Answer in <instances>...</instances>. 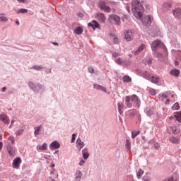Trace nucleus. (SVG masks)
Returning <instances> with one entry per match:
<instances>
[{
  "instance_id": "obj_1",
  "label": "nucleus",
  "mask_w": 181,
  "mask_h": 181,
  "mask_svg": "<svg viewBox=\"0 0 181 181\" xmlns=\"http://www.w3.org/2000/svg\"><path fill=\"white\" fill-rule=\"evenodd\" d=\"M132 11L133 12L134 16L136 19H140L144 26H149L153 21V17L152 16H145L142 18V15H144V6L139 2V1L134 0L132 2Z\"/></svg>"
},
{
  "instance_id": "obj_2",
  "label": "nucleus",
  "mask_w": 181,
  "mask_h": 181,
  "mask_svg": "<svg viewBox=\"0 0 181 181\" xmlns=\"http://www.w3.org/2000/svg\"><path fill=\"white\" fill-rule=\"evenodd\" d=\"M108 5H110L108 0H100L98 4L100 9L104 11V12H111V8Z\"/></svg>"
},
{
  "instance_id": "obj_3",
  "label": "nucleus",
  "mask_w": 181,
  "mask_h": 181,
  "mask_svg": "<svg viewBox=\"0 0 181 181\" xmlns=\"http://www.w3.org/2000/svg\"><path fill=\"white\" fill-rule=\"evenodd\" d=\"M108 21L112 23V22H114L115 25H119V23H121V18H119V16L115 14L109 15Z\"/></svg>"
},
{
  "instance_id": "obj_4",
  "label": "nucleus",
  "mask_w": 181,
  "mask_h": 181,
  "mask_svg": "<svg viewBox=\"0 0 181 181\" xmlns=\"http://www.w3.org/2000/svg\"><path fill=\"white\" fill-rule=\"evenodd\" d=\"M6 149L10 156H15L16 155V148H15L11 143H8L6 145Z\"/></svg>"
},
{
  "instance_id": "obj_5",
  "label": "nucleus",
  "mask_w": 181,
  "mask_h": 181,
  "mask_svg": "<svg viewBox=\"0 0 181 181\" xmlns=\"http://www.w3.org/2000/svg\"><path fill=\"white\" fill-rule=\"evenodd\" d=\"M96 19L100 23H105V21H107V17L103 13H98L96 15Z\"/></svg>"
},
{
  "instance_id": "obj_6",
  "label": "nucleus",
  "mask_w": 181,
  "mask_h": 181,
  "mask_svg": "<svg viewBox=\"0 0 181 181\" xmlns=\"http://www.w3.org/2000/svg\"><path fill=\"white\" fill-rule=\"evenodd\" d=\"M124 39H126V40L127 42H131V40H132V39H134V33H132V31L131 30H127L124 32Z\"/></svg>"
},
{
  "instance_id": "obj_7",
  "label": "nucleus",
  "mask_w": 181,
  "mask_h": 181,
  "mask_svg": "<svg viewBox=\"0 0 181 181\" xmlns=\"http://www.w3.org/2000/svg\"><path fill=\"white\" fill-rule=\"evenodd\" d=\"M21 163H22V159L20 157L16 158L13 161V168L14 169H19V166H21Z\"/></svg>"
},
{
  "instance_id": "obj_8",
  "label": "nucleus",
  "mask_w": 181,
  "mask_h": 181,
  "mask_svg": "<svg viewBox=\"0 0 181 181\" xmlns=\"http://www.w3.org/2000/svg\"><path fill=\"white\" fill-rule=\"evenodd\" d=\"M173 15L177 19H179L181 16V8H177L173 10Z\"/></svg>"
},
{
  "instance_id": "obj_9",
  "label": "nucleus",
  "mask_w": 181,
  "mask_h": 181,
  "mask_svg": "<svg viewBox=\"0 0 181 181\" xmlns=\"http://www.w3.org/2000/svg\"><path fill=\"white\" fill-rule=\"evenodd\" d=\"M130 101L132 103H134L136 105H139V103H141V100H139V98L136 96V95H132L130 96Z\"/></svg>"
},
{
  "instance_id": "obj_10",
  "label": "nucleus",
  "mask_w": 181,
  "mask_h": 181,
  "mask_svg": "<svg viewBox=\"0 0 181 181\" xmlns=\"http://www.w3.org/2000/svg\"><path fill=\"white\" fill-rule=\"evenodd\" d=\"M76 148L78 151H81L84 148V142L81 141V139L78 138L76 140Z\"/></svg>"
},
{
  "instance_id": "obj_11",
  "label": "nucleus",
  "mask_w": 181,
  "mask_h": 181,
  "mask_svg": "<svg viewBox=\"0 0 181 181\" xmlns=\"http://www.w3.org/2000/svg\"><path fill=\"white\" fill-rule=\"evenodd\" d=\"M158 98H159V100H160V101H165V104H169L170 100L168 99V95H166V94L160 93L158 95Z\"/></svg>"
},
{
  "instance_id": "obj_12",
  "label": "nucleus",
  "mask_w": 181,
  "mask_h": 181,
  "mask_svg": "<svg viewBox=\"0 0 181 181\" xmlns=\"http://www.w3.org/2000/svg\"><path fill=\"white\" fill-rule=\"evenodd\" d=\"M160 45H162V42H160V40H156L153 42V43L151 44L152 50H156V48L159 47Z\"/></svg>"
},
{
  "instance_id": "obj_13",
  "label": "nucleus",
  "mask_w": 181,
  "mask_h": 181,
  "mask_svg": "<svg viewBox=\"0 0 181 181\" xmlns=\"http://www.w3.org/2000/svg\"><path fill=\"white\" fill-rule=\"evenodd\" d=\"M88 26H90L94 29L95 28L96 29H100V23H98L96 21H93L90 23H88Z\"/></svg>"
},
{
  "instance_id": "obj_14",
  "label": "nucleus",
  "mask_w": 181,
  "mask_h": 181,
  "mask_svg": "<svg viewBox=\"0 0 181 181\" xmlns=\"http://www.w3.org/2000/svg\"><path fill=\"white\" fill-rule=\"evenodd\" d=\"M59 148H60V144L57 141L52 142L49 145L50 149H59Z\"/></svg>"
},
{
  "instance_id": "obj_15",
  "label": "nucleus",
  "mask_w": 181,
  "mask_h": 181,
  "mask_svg": "<svg viewBox=\"0 0 181 181\" xmlns=\"http://www.w3.org/2000/svg\"><path fill=\"white\" fill-rule=\"evenodd\" d=\"M125 105L127 107H128V108H132V103H131V96H126Z\"/></svg>"
},
{
  "instance_id": "obj_16",
  "label": "nucleus",
  "mask_w": 181,
  "mask_h": 181,
  "mask_svg": "<svg viewBox=\"0 0 181 181\" xmlns=\"http://www.w3.org/2000/svg\"><path fill=\"white\" fill-rule=\"evenodd\" d=\"M171 76H174L175 77H179V74H180V71L176 69H172L170 72Z\"/></svg>"
},
{
  "instance_id": "obj_17",
  "label": "nucleus",
  "mask_w": 181,
  "mask_h": 181,
  "mask_svg": "<svg viewBox=\"0 0 181 181\" xmlns=\"http://www.w3.org/2000/svg\"><path fill=\"white\" fill-rule=\"evenodd\" d=\"M93 88H95L96 90H100L101 91H103L104 93L107 92V88L97 84L93 85Z\"/></svg>"
},
{
  "instance_id": "obj_18",
  "label": "nucleus",
  "mask_w": 181,
  "mask_h": 181,
  "mask_svg": "<svg viewBox=\"0 0 181 181\" xmlns=\"http://www.w3.org/2000/svg\"><path fill=\"white\" fill-rule=\"evenodd\" d=\"M169 141L172 144H180V140H179V139H177V137H175L173 136L170 137Z\"/></svg>"
},
{
  "instance_id": "obj_19",
  "label": "nucleus",
  "mask_w": 181,
  "mask_h": 181,
  "mask_svg": "<svg viewBox=\"0 0 181 181\" xmlns=\"http://www.w3.org/2000/svg\"><path fill=\"white\" fill-rule=\"evenodd\" d=\"M0 121H3L4 124H9V119H8V116L6 115H1Z\"/></svg>"
},
{
  "instance_id": "obj_20",
  "label": "nucleus",
  "mask_w": 181,
  "mask_h": 181,
  "mask_svg": "<svg viewBox=\"0 0 181 181\" xmlns=\"http://www.w3.org/2000/svg\"><path fill=\"white\" fill-rule=\"evenodd\" d=\"M81 179V171L78 170L75 174V180L80 181Z\"/></svg>"
},
{
  "instance_id": "obj_21",
  "label": "nucleus",
  "mask_w": 181,
  "mask_h": 181,
  "mask_svg": "<svg viewBox=\"0 0 181 181\" xmlns=\"http://www.w3.org/2000/svg\"><path fill=\"white\" fill-rule=\"evenodd\" d=\"M117 107H118V111L119 113L122 115V110H124V104L121 103H117Z\"/></svg>"
},
{
  "instance_id": "obj_22",
  "label": "nucleus",
  "mask_w": 181,
  "mask_h": 181,
  "mask_svg": "<svg viewBox=\"0 0 181 181\" xmlns=\"http://www.w3.org/2000/svg\"><path fill=\"white\" fill-rule=\"evenodd\" d=\"M37 151H46L47 149V144L44 143L42 146L37 147Z\"/></svg>"
},
{
  "instance_id": "obj_23",
  "label": "nucleus",
  "mask_w": 181,
  "mask_h": 181,
  "mask_svg": "<svg viewBox=\"0 0 181 181\" xmlns=\"http://www.w3.org/2000/svg\"><path fill=\"white\" fill-rule=\"evenodd\" d=\"M150 81H151V83H153L154 84H156L157 83L159 82V78H158L156 76H151L150 78Z\"/></svg>"
},
{
  "instance_id": "obj_24",
  "label": "nucleus",
  "mask_w": 181,
  "mask_h": 181,
  "mask_svg": "<svg viewBox=\"0 0 181 181\" xmlns=\"http://www.w3.org/2000/svg\"><path fill=\"white\" fill-rule=\"evenodd\" d=\"M40 128H42V126L35 127L34 135H35V136H37V135H39V132H40Z\"/></svg>"
},
{
  "instance_id": "obj_25",
  "label": "nucleus",
  "mask_w": 181,
  "mask_h": 181,
  "mask_svg": "<svg viewBox=\"0 0 181 181\" xmlns=\"http://www.w3.org/2000/svg\"><path fill=\"white\" fill-rule=\"evenodd\" d=\"M75 33L76 35H81V33H83V28H81V27H77L75 29Z\"/></svg>"
},
{
  "instance_id": "obj_26",
  "label": "nucleus",
  "mask_w": 181,
  "mask_h": 181,
  "mask_svg": "<svg viewBox=\"0 0 181 181\" xmlns=\"http://www.w3.org/2000/svg\"><path fill=\"white\" fill-rule=\"evenodd\" d=\"M175 117L176 118L177 121H178V122H181V112H177L175 115Z\"/></svg>"
},
{
  "instance_id": "obj_27",
  "label": "nucleus",
  "mask_w": 181,
  "mask_h": 181,
  "mask_svg": "<svg viewBox=\"0 0 181 181\" xmlns=\"http://www.w3.org/2000/svg\"><path fill=\"white\" fill-rule=\"evenodd\" d=\"M169 129L172 130L173 134H179L180 132L177 129L176 127H170Z\"/></svg>"
},
{
  "instance_id": "obj_28",
  "label": "nucleus",
  "mask_w": 181,
  "mask_h": 181,
  "mask_svg": "<svg viewBox=\"0 0 181 181\" xmlns=\"http://www.w3.org/2000/svg\"><path fill=\"white\" fill-rule=\"evenodd\" d=\"M139 134H141V132L139 131H133L132 132V137L134 138H136V136H138V135H139Z\"/></svg>"
},
{
  "instance_id": "obj_29",
  "label": "nucleus",
  "mask_w": 181,
  "mask_h": 181,
  "mask_svg": "<svg viewBox=\"0 0 181 181\" xmlns=\"http://www.w3.org/2000/svg\"><path fill=\"white\" fill-rule=\"evenodd\" d=\"M112 37L113 39L114 43H119V38L115 35H112Z\"/></svg>"
},
{
  "instance_id": "obj_30",
  "label": "nucleus",
  "mask_w": 181,
  "mask_h": 181,
  "mask_svg": "<svg viewBox=\"0 0 181 181\" xmlns=\"http://www.w3.org/2000/svg\"><path fill=\"white\" fill-rule=\"evenodd\" d=\"M170 29L172 30V32H175V30H177V25H176V24H172Z\"/></svg>"
},
{
  "instance_id": "obj_31",
  "label": "nucleus",
  "mask_w": 181,
  "mask_h": 181,
  "mask_svg": "<svg viewBox=\"0 0 181 181\" xmlns=\"http://www.w3.org/2000/svg\"><path fill=\"white\" fill-rule=\"evenodd\" d=\"M123 81H124L125 83H129L131 81V77L128 76H124L123 77Z\"/></svg>"
},
{
  "instance_id": "obj_32",
  "label": "nucleus",
  "mask_w": 181,
  "mask_h": 181,
  "mask_svg": "<svg viewBox=\"0 0 181 181\" xmlns=\"http://www.w3.org/2000/svg\"><path fill=\"white\" fill-rule=\"evenodd\" d=\"M83 159H88L90 154L88 152L84 153V150L82 151Z\"/></svg>"
},
{
  "instance_id": "obj_33",
  "label": "nucleus",
  "mask_w": 181,
  "mask_h": 181,
  "mask_svg": "<svg viewBox=\"0 0 181 181\" xmlns=\"http://www.w3.org/2000/svg\"><path fill=\"white\" fill-rule=\"evenodd\" d=\"M146 47L145 45H141L137 49V51L136 52V53H141V52L142 50H144V49Z\"/></svg>"
},
{
  "instance_id": "obj_34",
  "label": "nucleus",
  "mask_w": 181,
  "mask_h": 181,
  "mask_svg": "<svg viewBox=\"0 0 181 181\" xmlns=\"http://www.w3.org/2000/svg\"><path fill=\"white\" fill-rule=\"evenodd\" d=\"M179 108H180V107L179 106V103H175L173 107H172V110H179Z\"/></svg>"
},
{
  "instance_id": "obj_35",
  "label": "nucleus",
  "mask_w": 181,
  "mask_h": 181,
  "mask_svg": "<svg viewBox=\"0 0 181 181\" xmlns=\"http://www.w3.org/2000/svg\"><path fill=\"white\" fill-rule=\"evenodd\" d=\"M17 13H28V9L21 8L20 10H18Z\"/></svg>"
},
{
  "instance_id": "obj_36",
  "label": "nucleus",
  "mask_w": 181,
  "mask_h": 181,
  "mask_svg": "<svg viewBox=\"0 0 181 181\" xmlns=\"http://www.w3.org/2000/svg\"><path fill=\"white\" fill-rule=\"evenodd\" d=\"M125 146H126L127 149H128V151H129L131 149V144L129 143V140L126 141Z\"/></svg>"
},
{
  "instance_id": "obj_37",
  "label": "nucleus",
  "mask_w": 181,
  "mask_h": 181,
  "mask_svg": "<svg viewBox=\"0 0 181 181\" xmlns=\"http://www.w3.org/2000/svg\"><path fill=\"white\" fill-rule=\"evenodd\" d=\"M142 175H144V170H139L137 174H136V176L138 177V179H139V177H141V176H142Z\"/></svg>"
},
{
  "instance_id": "obj_38",
  "label": "nucleus",
  "mask_w": 181,
  "mask_h": 181,
  "mask_svg": "<svg viewBox=\"0 0 181 181\" xmlns=\"http://www.w3.org/2000/svg\"><path fill=\"white\" fill-rule=\"evenodd\" d=\"M8 141H10V142H11V144H12V145H13V144H15V139L12 136H11L8 138Z\"/></svg>"
},
{
  "instance_id": "obj_39",
  "label": "nucleus",
  "mask_w": 181,
  "mask_h": 181,
  "mask_svg": "<svg viewBox=\"0 0 181 181\" xmlns=\"http://www.w3.org/2000/svg\"><path fill=\"white\" fill-rule=\"evenodd\" d=\"M0 22H8V18L6 16H0Z\"/></svg>"
},
{
  "instance_id": "obj_40",
  "label": "nucleus",
  "mask_w": 181,
  "mask_h": 181,
  "mask_svg": "<svg viewBox=\"0 0 181 181\" xmlns=\"http://www.w3.org/2000/svg\"><path fill=\"white\" fill-rule=\"evenodd\" d=\"M33 69L34 70H42V69H43V66L36 65V66H33Z\"/></svg>"
},
{
  "instance_id": "obj_41",
  "label": "nucleus",
  "mask_w": 181,
  "mask_h": 181,
  "mask_svg": "<svg viewBox=\"0 0 181 181\" xmlns=\"http://www.w3.org/2000/svg\"><path fill=\"white\" fill-rule=\"evenodd\" d=\"M149 94H151V95H155V94H156V91L155 90V89H150Z\"/></svg>"
},
{
  "instance_id": "obj_42",
  "label": "nucleus",
  "mask_w": 181,
  "mask_h": 181,
  "mask_svg": "<svg viewBox=\"0 0 181 181\" xmlns=\"http://www.w3.org/2000/svg\"><path fill=\"white\" fill-rule=\"evenodd\" d=\"M28 86L32 90H35V84L33 82H29Z\"/></svg>"
},
{
  "instance_id": "obj_43",
  "label": "nucleus",
  "mask_w": 181,
  "mask_h": 181,
  "mask_svg": "<svg viewBox=\"0 0 181 181\" xmlns=\"http://www.w3.org/2000/svg\"><path fill=\"white\" fill-rule=\"evenodd\" d=\"M113 57H119V56H121V54L118 53V52H114L112 54Z\"/></svg>"
},
{
  "instance_id": "obj_44",
  "label": "nucleus",
  "mask_w": 181,
  "mask_h": 181,
  "mask_svg": "<svg viewBox=\"0 0 181 181\" xmlns=\"http://www.w3.org/2000/svg\"><path fill=\"white\" fill-rule=\"evenodd\" d=\"M115 62L117 64H122V59H121V58H119L117 59Z\"/></svg>"
},
{
  "instance_id": "obj_45",
  "label": "nucleus",
  "mask_w": 181,
  "mask_h": 181,
  "mask_svg": "<svg viewBox=\"0 0 181 181\" xmlns=\"http://www.w3.org/2000/svg\"><path fill=\"white\" fill-rule=\"evenodd\" d=\"M74 141H76V134H72L71 144L74 143Z\"/></svg>"
},
{
  "instance_id": "obj_46",
  "label": "nucleus",
  "mask_w": 181,
  "mask_h": 181,
  "mask_svg": "<svg viewBox=\"0 0 181 181\" xmlns=\"http://www.w3.org/2000/svg\"><path fill=\"white\" fill-rule=\"evenodd\" d=\"M88 70L89 73H91V74L94 73V68L93 67H89Z\"/></svg>"
},
{
  "instance_id": "obj_47",
  "label": "nucleus",
  "mask_w": 181,
  "mask_h": 181,
  "mask_svg": "<svg viewBox=\"0 0 181 181\" xmlns=\"http://www.w3.org/2000/svg\"><path fill=\"white\" fill-rule=\"evenodd\" d=\"M77 16H78L79 18H83L84 15L82 13H78Z\"/></svg>"
},
{
  "instance_id": "obj_48",
  "label": "nucleus",
  "mask_w": 181,
  "mask_h": 181,
  "mask_svg": "<svg viewBox=\"0 0 181 181\" xmlns=\"http://www.w3.org/2000/svg\"><path fill=\"white\" fill-rule=\"evenodd\" d=\"M85 163H86V161H84V160H81L80 163H79L80 166H83Z\"/></svg>"
},
{
  "instance_id": "obj_49",
  "label": "nucleus",
  "mask_w": 181,
  "mask_h": 181,
  "mask_svg": "<svg viewBox=\"0 0 181 181\" xmlns=\"http://www.w3.org/2000/svg\"><path fill=\"white\" fill-rule=\"evenodd\" d=\"M157 57L158 59H160V58L163 57V55H162V54L159 53V54H157Z\"/></svg>"
},
{
  "instance_id": "obj_50",
  "label": "nucleus",
  "mask_w": 181,
  "mask_h": 181,
  "mask_svg": "<svg viewBox=\"0 0 181 181\" xmlns=\"http://www.w3.org/2000/svg\"><path fill=\"white\" fill-rule=\"evenodd\" d=\"M20 4H25V0H17Z\"/></svg>"
},
{
  "instance_id": "obj_51",
  "label": "nucleus",
  "mask_w": 181,
  "mask_h": 181,
  "mask_svg": "<svg viewBox=\"0 0 181 181\" xmlns=\"http://www.w3.org/2000/svg\"><path fill=\"white\" fill-rule=\"evenodd\" d=\"M126 9L129 13L131 12V9L129 8V6H127Z\"/></svg>"
},
{
  "instance_id": "obj_52",
  "label": "nucleus",
  "mask_w": 181,
  "mask_h": 181,
  "mask_svg": "<svg viewBox=\"0 0 181 181\" xmlns=\"http://www.w3.org/2000/svg\"><path fill=\"white\" fill-rule=\"evenodd\" d=\"M148 64H152V59H150L148 62H147Z\"/></svg>"
},
{
  "instance_id": "obj_53",
  "label": "nucleus",
  "mask_w": 181,
  "mask_h": 181,
  "mask_svg": "<svg viewBox=\"0 0 181 181\" xmlns=\"http://www.w3.org/2000/svg\"><path fill=\"white\" fill-rule=\"evenodd\" d=\"M130 117H134L135 115V112L129 113Z\"/></svg>"
},
{
  "instance_id": "obj_54",
  "label": "nucleus",
  "mask_w": 181,
  "mask_h": 181,
  "mask_svg": "<svg viewBox=\"0 0 181 181\" xmlns=\"http://www.w3.org/2000/svg\"><path fill=\"white\" fill-rule=\"evenodd\" d=\"M175 66H179V62L175 61Z\"/></svg>"
},
{
  "instance_id": "obj_55",
  "label": "nucleus",
  "mask_w": 181,
  "mask_h": 181,
  "mask_svg": "<svg viewBox=\"0 0 181 181\" xmlns=\"http://www.w3.org/2000/svg\"><path fill=\"white\" fill-rule=\"evenodd\" d=\"M52 45H54V46H59V43L57 42H52Z\"/></svg>"
},
{
  "instance_id": "obj_56",
  "label": "nucleus",
  "mask_w": 181,
  "mask_h": 181,
  "mask_svg": "<svg viewBox=\"0 0 181 181\" xmlns=\"http://www.w3.org/2000/svg\"><path fill=\"white\" fill-rule=\"evenodd\" d=\"M164 6H168L169 8H170V5H169V4H164Z\"/></svg>"
},
{
  "instance_id": "obj_57",
  "label": "nucleus",
  "mask_w": 181,
  "mask_h": 181,
  "mask_svg": "<svg viewBox=\"0 0 181 181\" xmlns=\"http://www.w3.org/2000/svg\"><path fill=\"white\" fill-rule=\"evenodd\" d=\"M155 148H156L157 149L159 148V144H155Z\"/></svg>"
},
{
  "instance_id": "obj_58",
  "label": "nucleus",
  "mask_w": 181,
  "mask_h": 181,
  "mask_svg": "<svg viewBox=\"0 0 181 181\" xmlns=\"http://www.w3.org/2000/svg\"><path fill=\"white\" fill-rule=\"evenodd\" d=\"M143 180H144V181H151V180H149V179H148V178H144V179H143Z\"/></svg>"
},
{
  "instance_id": "obj_59",
  "label": "nucleus",
  "mask_w": 181,
  "mask_h": 181,
  "mask_svg": "<svg viewBox=\"0 0 181 181\" xmlns=\"http://www.w3.org/2000/svg\"><path fill=\"white\" fill-rule=\"evenodd\" d=\"M5 90H6V88L3 87V88H2V91H5Z\"/></svg>"
},
{
  "instance_id": "obj_60",
  "label": "nucleus",
  "mask_w": 181,
  "mask_h": 181,
  "mask_svg": "<svg viewBox=\"0 0 181 181\" xmlns=\"http://www.w3.org/2000/svg\"><path fill=\"white\" fill-rule=\"evenodd\" d=\"M0 141H2V135L0 134Z\"/></svg>"
},
{
  "instance_id": "obj_61",
  "label": "nucleus",
  "mask_w": 181,
  "mask_h": 181,
  "mask_svg": "<svg viewBox=\"0 0 181 181\" xmlns=\"http://www.w3.org/2000/svg\"><path fill=\"white\" fill-rule=\"evenodd\" d=\"M16 25H19V22L17 21H16Z\"/></svg>"
},
{
  "instance_id": "obj_62",
  "label": "nucleus",
  "mask_w": 181,
  "mask_h": 181,
  "mask_svg": "<svg viewBox=\"0 0 181 181\" xmlns=\"http://www.w3.org/2000/svg\"><path fill=\"white\" fill-rule=\"evenodd\" d=\"M170 119H172V118H173V117H170Z\"/></svg>"
},
{
  "instance_id": "obj_63",
  "label": "nucleus",
  "mask_w": 181,
  "mask_h": 181,
  "mask_svg": "<svg viewBox=\"0 0 181 181\" xmlns=\"http://www.w3.org/2000/svg\"><path fill=\"white\" fill-rule=\"evenodd\" d=\"M13 122V120L11 121V124Z\"/></svg>"
}]
</instances>
